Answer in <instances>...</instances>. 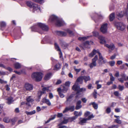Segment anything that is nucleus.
<instances>
[{"instance_id": "f257e3e1", "label": "nucleus", "mask_w": 128, "mask_h": 128, "mask_svg": "<svg viewBox=\"0 0 128 128\" xmlns=\"http://www.w3.org/2000/svg\"><path fill=\"white\" fill-rule=\"evenodd\" d=\"M32 30L38 32L41 34L43 33L44 31H47L48 30L47 26L41 23H38L37 25L32 27Z\"/></svg>"}, {"instance_id": "f03ea898", "label": "nucleus", "mask_w": 128, "mask_h": 128, "mask_svg": "<svg viewBox=\"0 0 128 128\" xmlns=\"http://www.w3.org/2000/svg\"><path fill=\"white\" fill-rule=\"evenodd\" d=\"M49 21L50 22L54 23L56 26H63L65 24V23L62 20L58 18L54 15L50 16Z\"/></svg>"}, {"instance_id": "7ed1b4c3", "label": "nucleus", "mask_w": 128, "mask_h": 128, "mask_svg": "<svg viewBox=\"0 0 128 128\" xmlns=\"http://www.w3.org/2000/svg\"><path fill=\"white\" fill-rule=\"evenodd\" d=\"M43 76V74L40 72H34L31 76L32 78L35 81L37 82L41 80Z\"/></svg>"}, {"instance_id": "20e7f679", "label": "nucleus", "mask_w": 128, "mask_h": 128, "mask_svg": "<svg viewBox=\"0 0 128 128\" xmlns=\"http://www.w3.org/2000/svg\"><path fill=\"white\" fill-rule=\"evenodd\" d=\"M77 82H75L74 85H73L72 87V89L74 90L77 91V95L76 96V99H77L80 98V97L78 96V94L80 92L82 91H85L86 90V89L85 88H80V86H79L76 85Z\"/></svg>"}, {"instance_id": "39448f33", "label": "nucleus", "mask_w": 128, "mask_h": 128, "mask_svg": "<svg viewBox=\"0 0 128 128\" xmlns=\"http://www.w3.org/2000/svg\"><path fill=\"white\" fill-rule=\"evenodd\" d=\"M27 5L30 8H32L33 10V12L36 10H38V11H40V8L38 7V5L36 4L33 3L30 1H28L26 2Z\"/></svg>"}, {"instance_id": "423d86ee", "label": "nucleus", "mask_w": 128, "mask_h": 128, "mask_svg": "<svg viewBox=\"0 0 128 128\" xmlns=\"http://www.w3.org/2000/svg\"><path fill=\"white\" fill-rule=\"evenodd\" d=\"M114 24L118 29L121 30H123L125 29V26L122 22H116Z\"/></svg>"}, {"instance_id": "0eeeda50", "label": "nucleus", "mask_w": 128, "mask_h": 128, "mask_svg": "<svg viewBox=\"0 0 128 128\" xmlns=\"http://www.w3.org/2000/svg\"><path fill=\"white\" fill-rule=\"evenodd\" d=\"M48 88L44 87L42 90V91H39L37 94V97L38 100H37V101H38L39 99L40 98V96L42 94L46 93V91L48 90Z\"/></svg>"}, {"instance_id": "6e6552de", "label": "nucleus", "mask_w": 128, "mask_h": 128, "mask_svg": "<svg viewBox=\"0 0 128 128\" xmlns=\"http://www.w3.org/2000/svg\"><path fill=\"white\" fill-rule=\"evenodd\" d=\"M98 56L96 55L94 57L92 60V62L90 64L89 66L90 68H92L94 67H95L96 66V61L98 59Z\"/></svg>"}, {"instance_id": "1a4fd4ad", "label": "nucleus", "mask_w": 128, "mask_h": 128, "mask_svg": "<svg viewBox=\"0 0 128 128\" xmlns=\"http://www.w3.org/2000/svg\"><path fill=\"white\" fill-rule=\"evenodd\" d=\"M107 23L103 24L101 26L100 30V31L103 34H105L107 32Z\"/></svg>"}, {"instance_id": "9d476101", "label": "nucleus", "mask_w": 128, "mask_h": 128, "mask_svg": "<svg viewBox=\"0 0 128 128\" xmlns=\"http://www.w3.org/2000/svg\"><path fill=\"white\" fill-rule=\"evenodd\" d=\"M98 54H99V63H100V62H102V64L105 63L106 62V60H104V58L102 56L100 53L98 51Z\"/></svg>"}, {"instance_id": "9b49d317", "label": "nucleus", "mask_w": 128, "mask_h": 128, "mask_svg": "<svg viewBox=\"0 0 128 128\" xmlns=\"http://www.w3.org/2000/svg\"><path fill=\"white\" fill-rule=\"evenodd\" d=\"M55 47L56 49V50L58 51H59V54L60 55V58H62V53L61 52V50L59 46L57 44L55 43L54 44Z\"/></svg>"}, {"instance_id": "f8f14e48", "label": "nucleus", "mask_w": 128, "mask_h": 128, "mask_svg": "<svg viewBox=\"0 0 128 128\" xmlns=\"http://www.w3.org/2000/svg\"><path fill=\"white\" fill-rule=\"evenodd\" d=\"M92 43V42H89L88 41H86L82 45V46H81L82 48L84 49V48H88V47L89 45L90 44Z\"/></svg>"}, {"instance_id": "ddd939ff", "label": "nucleus", "mask_w": 128, "mask_h": 128, "mask_svg": "<svg viewBox=\"0 0 128 128\" xmlns=\"http://www.w3.org/2000/svg\"><path fill=\"white\" fill-rule=\"evenodd\" d=\"M25 88L26 90L30 91L32 89V85L28 83H26L25 85Z\"/></svg>"}, {"instance_id": "4468645a", "label": "nucleus", "mask_w": 128, "mask_h": 128, "mask_svg": "<svg viewBox=\"0 0 128 128\" xmlns=\"http://www.w3.org/2000/svg\"><path fill=\"white\" fill-rule=\"evenodd\" d=\"M104 46L109 49H110L112 50H114L115 48V46L114 44L113 43H111L110 45L105 44Z\"/></svg>"}, {"instance_id": "2eb2a0df", "label": "nucleus", "mask_w": 128, "mask_h": 128, "mask_svg": "<svg viewBox=\"0 0 128 128\" xmlns=\"http://www.w3.org/2000/svg\"><path fill=\"white\" fill-rule=\"evenodd\" d=\"M98 39L100 40V43L102 44H104L106 42L104 37L102 36H100L98 37Z\"/></svg>"}, {"instance_id": "dca6fc26", "label": "nucleus", "mask_w": 128, "mask_h": 128, "mask_svg": "<svg viewBox=\"0 0 128 128\" xmlns=\"http://www.w3.org/2000/svg\"><path fill=\"white\" fill-rule=\"evenodd\" d=\"M80 122L78 124L81 125H83L86 122L87 120L86 118H80L79 119Z\"/></svg>"}, {"instance_id": "f3484780", "label": "nucleus", "mask_w": 128, "mask_h": 128, "mask_svg": "<svg viewBox=\"0 0 128 128\" xmlns=\"http://www.w3.org/2000/svg\"><path fill=\"white\" fill-rule=\"evenodd\" d=\"M122 78H119L118 80L121 82L122 83L124 80H126V75L124 74H122L121 75Z\"/></svg>"}, {"instance_id": "a211bd4d", "label": "nucleus", "mask_w": 128, "mask_h": 128, "mask_svg": "<svg viewBox=\"0 0 128 128\" xmlns=\"http://www.w3.org/2000/svg\"><path fill=\"white\" fill-rule=\"evenodd\" d=\"M42 102H43L45 103L49 106H50L51 105V103L48 99L44 98L42 100Z\"/></svg>"}, {"instance_id": "6ab92c4d", "label": "nucleus", "mask_w": 128, "mask_h": 128, "mask_svg": "<svg viewBox=\"0 0 128 128\" xmlns=\"http://www.w3.org/2000/svg\"><path fill=\"white\" fill-rule=\"evenodd\" d=\"M83 76H81L78 77L76 80V82H77L76 85L78 86V82H80V83H82V82L83 80H84Z\"/></svg>"}, {"instance_id": "aec40b11", "label": "nucleus", "mask_w": 128, "mask_h": 128, "mask_svg": "<svg viewBox=\"0 0 128 128\" xmlns=\"http://www.w3.org/2000/svg\"><path fill=\"white\" fill-rule=\"evenodd\" d=\"M57 34L58 35L61 36H64L66 35V32L60 31H57Z\"/></svg>"}, {"instance_id": "412c9836", "label": "nucleus", "mask_w": 128, "mask_h": 128, "mask_svg": "<svg viewBox=\"0 0 128 128\" xmlns=\"http://www.w3.org/2000/svg\"><path fill=\"white\" fill-rule=\"evenodd\" d=\"M6 100L7 101L6 103L9 104L12 103L14 101L13 98L11 97L7 98Z\"/></svg>"}, {"instance_id": "4be33fe9", "label": "nucleus", "mask_w": 128, "mask_h": 128, "mask_svg": "<svg viewBox=\"0 0 128 128\" xmlns=\"http://www.w3.org/2000/svg\"><path fill=\"white\" fill-rule=\"evenodd\" d=\"M52 74L50 73H48L46 74L44 78L45 80H49L52 76Z\"/></svg>"}, {"instance_id": "5701e85b", "label": "nucleus", "mask_w": 128, "mask_h": 128, "mask_svg": "<svg viewBox=\"0 0 128 128\" xmlns=\"http://www.w3.org/2000/svg\"><path fill=\"white\" fill-rule=\"evenodd\" d=\"M98 51L96 50H94L92 52L90 53L89 55V56L92 57L94 55L98 53Z\"/></svg>"}, {"instance_id": "b1692460", "label": "nucleus", "mask_w": 128, "mask_h": 128, "mask_svg": "<svg viewBox=\"0 0 128 128\" xmlns=\"http://www.w3.org/2000/svg\"><path fill=\"white\" fill-rule=\"evenodd\" d=\"M98 51L96 50H94L92 52L90 53L89 55V56L92 57L94 55L98 53Z\"/></svg>"}, {"instance_id": "393cba45", "label": "nucleus", "mask_w": 128, "mask_h": 128, "mask_svg": "<svg viewBox=\"0 0 128 128\" xmlns=\"http://www.w3.org/2000/svg\"><path fill=\"white\" fill-rule=\"evenodd\" d=\"M57 91L58 92L59 94L60 97L62 98L64 97V95L62 93V92L61 91V89L60 88H58Z\"/></svg>"}, {"instance_id": "a878e982", "label": "nucleus", "mask_w": 128, "mask_h": 128, "mask_svg": "<svg viewBox=\"0 0 128 128\" xmlns=\"http://www.w3.org/2000/svg\"><path fill=\"white\" fill-rule=\"evenodd\" d=\"M26 100L28 102H32L34 101V100L31 96H29L27 97L26 98Z\"/></svg>"}, {"instance_id": "bb28decb", "label": "nucleus", "mask_w": 128, "mask_h": 128, "mask_svg": "<svg viewBox=\"0 0 128 128\" xmlns=\"http://www.w3.org/2000/svg\"><path fill=\"white\" fill-rule=\"evenodd\" d=\"M82 114V112L81 111L80 112L74 111V114L77 117L78 116H81Z\"/></svg>"}, {"instance_id": "cd10ccee", "label": "nucleus", "mask_w": 128, "mask_h": 128, "mask_svg": "<svg viewBox=\"0 0 128 128\" xmlns=\"http://www.w3.org/2000/svg\"><path fill=\"white\" fill-rule=\"evenodd\" d=\"M84 80V82H87V81H89L90 80V78L89 76H83Z\"/></svg>"}, {"instance_id": "c85d7f7f", "label": "nucleus", "mask_w": 128, "mask_h": 128, "mask_svg": "<svg viewBox=\"0 0 128 128\" xmlns=\"http://www.w3.org/2000/svg\"><path fill=\"white\" fill-rule=\"evenodd\" d=\"M89 104L90 105H92L93 107L95 109H97L98 108V104L94 102L90 103Z\"/></svg>"}, {"instance_id": "c756f323", "label": "nucleus", "mask_w": 128, "mask_h": 128, "mask_svg": "<svg viewBox=\"0 0 128 128\" xmlns=\"http://www.w3.org/2000/svg\"><path fill=\"white\" fill-rule=\"evenodd\" d=\"M14 67L16 69L20 68L21 67V65L18 62H16L14 64Z\"/></svg>"}, {"instance_id": "7c9ffc66", "label": "nucleus", "mask_w": 128, "mask_h": 128, "mask_svg": "<svg viewBox=\"0 0 128 128\" xmlns=\"http://www.w3.org/2000/svg\"><path fill=\"white\" fill-rule=\"evenodd\" d=\"M124 15V12L122 11L120 12H118L117 13V15L118 17L122 18L123 16Z\"/></svg>"}, {"instance_id": "2f4dec72", "label": "nucleus", "mask_w": 128, "mask_h": 128, "mask_svg": "<svg viewBox=\"0 0 128 128\" xmlns=\"http://www.w3.org/2000/svg\"><path fill=\"white\" fill-rule=\"evenodd\" d=\"M114 18V13H112L110 14V21H112Z\"/></svg>"}, {"instance_id": "473e14b6", "label": "nucleus", "mask_w": 128, "mask_h": 128, "mask_svg": "<svg viewBox=\"0 0 128 128\" xmlns=\"http://www.w3.org/2000/svg\"><path fill=\"white\" fill-rule=\"evenodd\" d=\"M60 64H58L55 66L54 69L55 70H58L60 68Z\"/></svg>"}, {"instance_id": "72a5a7b5", "label": "nucleus", "mask_w": 128, "mask_h": 128, "mask_svg": "<svg viewBox=\"0 0 128 128\" xmlns=\"http://www.w3.org/2000/svg\"><path fill=\"white\" fill-rule=\"evenodd\" d=\"M26 112L27 115H32L36 113V111L34 110L30 112Z\"/></svg>"}, {"instance_id": "f704fd0d", "label": "nucleus", "mask_w": 128, "mask_h": 128, "mask_svg": "<svg viewBox=\"0 0 128 128\" xmlns=\"http://www.w3.org/2000/svg\"><path fill=\"white\" fill-rule=\"evenodd\" d=\"M0 25L1 28L4 27L6 26V23L4 22H0Z\"/></svg>"}, {"instance_id": "c9c22d12", "label": "nucleus", "mask_w": 128, "mask_h": 128, "mask_svg": "<svg viewBox=\"0 0 128 128\" xmlns=\"http://www.w3.org/2000/svg\"><path fill=\"white\" fill-rule=\"evenodd\" d=\"M68 88H66L65 86H64L63 87V88L61 90V91L62 92H63L65 93L67 91Z\"/></svg>"}, {"instance_id": "e433bc0d", "label": "nucleus", "mask_w": 128, "mask_h": 128, "mask_svg": "<svg viewBox=\"0 0 128 128\" xmlns=\"http://www.w3.org/2000/svg\"><path fill=\"white\" fill-rule=\"evenodd\" d=\"M108 63L111 66H112L115 65V62L114 60H112L109 62Z\"/></svg>"}, {"instance_id": "4c0bfd02", "label": "nucleus", "mask_w": 128, "mask_h": 128, "mask_svg": "<svg viewBox=\"0 0 128 128\" xmlns=\"http://www.w3.org/2000/svg\"><path fill=\"white\" fill-rule=\"evenodd\" d=\"M89 36L84 37H80L78 38V40H85L87 39L88 38Z\"/></svg>"}, {"instance_id": "58836bf2", "label": "nucleus", "mask_w": 128, "mask_h": 128, "mask_svg": "<svg viewBox=\"0 0 128 128\" xmlns=\"http://www.w3.org/2000/svg\"><path fill=\"white\" fill-rule=\"evenodd\" d=\"M4 121L6 123H8L10 122V120L8 117H5L3 119Z\"/></svg>"}, {"instance_id": "ea45409f", "label": "nucleus", "mask_w": 128, "mask_h": 128, "mask_svg": "<svg viewBox=\"0 0 128 128\" xmlns=\"http://www.w3.org/2000/svg\"><path fill=\"white\" fill-rule=\"evenodd\" d=\"M66 31L71 36H73L74 34V33L72 31L69 30H67Z\"/></svg>"}, {"instance_id": "a19ab883", "label": "nucleus", "mask_w": 128, "mask_h": 128, "mask_svg": "<svg viewBox=\"0 0 128 128\" xmlns=\"http://www.w3.org/2000/svg\"><path fill=\"white\" fill-rule=\"evenodd\" d=\"M114 121L115 122L118 124H120L122 122L121 120H119V118L115 119Z\"/></svg>"}, {"instance_id": "79ce46f5", "label": "nucleus", "mask_w": 128, "mask_h": 128, "mask_svg": "<svg viewBox=\"0 0 128 128\" xmlns=\"http://www.w3.org/2000/svg\"><path fill=\"white\" fill-rule=\"evenodd\" d=\"M73 97L72 95H71L68 98H67L66 101L70 102L72 100V98Z\"/></svg>"}, {"instance_id": "37998d69", "label": "nucleus", "mask_w": 128, "mask_h": 128, "mask_svg": "<svg viewBox=\"0 0 128 128\" xmlns=\"http://www.w3.org/2000/svg\"><path fill=\"white\" fill-rule=\"evenodd\" d=\"M34 1L38 2L40 4H42L44 2V0H32Z\"/></svg>"}, {"instance_id": "c03bdc74", "label": "nucleus", "mask_w": 128, "mask_h": 128, "mask_svg": "<svg viewBox=\"0 0 128 128\" xmlns=\"http://www.w3.org/2000/svg\"><path fill=\"white\" fill-rule=\"evenodd\" d=\"M77 117L75 116H74L72 118H68L70 122H72L74 120H75Z\"/></svg>"}, {"instance_id": "a18cd8bd", "label": "nucleus", "mask_w": 128, "mask_h": 128, "mask_svg": "<svg viewBox=\"0 0 128 128\" xmlns=\"http://www.w3.org/2000/svg\"><path fill=\"white\" fill-rule=\"evenodd\" d=\"M118 88L120 90L122 91L124 90V86H123L119 85L118 86Z\"/></svg>"}, {"instance_id": "49530a36", "label": "nucleus", "mask_w": 128, "mask_h": 128, "mask_svg": "<svg viewBox=\"0 0 128 128\" xmlns=\"http://www.w3.org/2000/svg\"><path fill=\"white\" fill-rule=\"evenodd\" d=\"M94 116L93 114H91V115L88 116V117L86 118L87 120H90L91 119V118H94Z\"/></svg>"}, {"instance_id": "de8ad7c7", "label": "nucleus", "mask_w": 128, "mask_h": 128, "mask_svg": "<svg viewBox=\"0 0 128 128\" xmlns=\"http://www.w3.org/2000/svg\"><path fill=\"white\" fill-rule=\"evenodd\" d=\"M68 108L69 110H70L71 111H73L74 110V106H71Z\"/></svg>"}, {"instance_id": "09e8293b", "label": "nucleus", "mask_w": 128, "mask_h": 128, "mask_svg": "<svg viewBox=\"0 0 128 128\" xmlns=\"http://www.w3.org/2000/svg\"><path fill=\"white\" fill-rule=\"evenodd\" d=\"M118 127V125H113L111 126H109L108 128H117Z\"/></svg>"}, {"instance_id": "8fccbe9b", "label": "nucleus", "mask_w": 128, "mask_h": 128, "mask_svg": "<svg viewBox=\"0 0 128 128\" xmlns=\"http://www.w3.org/2000/svg\"><path fill=\"white\" fill-rule=\"evenodd\" d=\"M70 82L69 81L66 82L65 85L66 86L69 87L70 84Z\"/></svg>"}, {"instance_id": "3c124183", "label": "nucleus", "mask_w": 128, "mask_h": 128, "mask_svg": "<svg viewBox=\"0 0 128 128\" xmlns=\"http://www.w3.org/2000/svg\"><path fill=\"white\" fill-rule=\"evenodd\" d=\"M82 107V106L81 105L76 104V110H78L80 108Z\"/></svg>"}, {"instance_id": "603ef678", "label": "nucleus", "mask_w": 128, "mask_h": 128, "mask_svg": "<svg viewBox=\"0 0 128 128\" xmlns=\"http://www.w3.org/2000/svg\"><path fill=\"white\" fill-rule=\"evenodd\" d=\"M90 114V112L88 111H87L84 114V116L86 117H87L89 116Z\"/></svg>"}, {"instance_id": "864d4df0", "label": "nucleus", "mask_w": 128, "mask_h": 128, "mask_svg": "<svg viewBox=\"0 0 128 128\" xmlns=\"http://www.w3.org/2000/svg\"><path fill=\"white\" fill-rule=\"evenodd\" d=\"M93 34L94 36H97L98 35V33L97 32H93Z\"/></svg>"}, {"instance_id": "5fc2aeb1", "label": "nucleus", "mask_w": 128, "mask_h": 128, "mask_svg": "<svg viewBox=\"0 0 128 128\" xmlns=\"http://www.w3.org/2000/svg\"><path fill=\"white\" fill-rule=\"evenodd\" d=\"M74 68L75 71L77 73L79 72L81 70L80 68L78 69H76V67L75 66L74 67Z\"/></svg>"}, {"instance_id": "6e6d98bb", "label": "nucleus", "mask_w": 128, "mask_h": 128, "mask_svg": "<svg viewBox=\"0 0 128 128\" xmlns=\"http://www.w3.org/2000/svg\"><path fill=\"white\" fill-rule=\"evenodd\" d=\"M123 62L122 60H118L117 62V64L118 65L121 64Z\"/></svg>"}, {"instance_id": "4d7b16f0", "label": "nucleus", "mask_w": 128, "mask_h": 128, "mask_svg": "<svg viewBox=\"0 0 128 128\" xmlns=\"http://www.w3.org/2000/svg\"><path fill=\"white\" fill-rule=\"evenodd\" d=\"M68 121H70L68 119H64V120L62 121V123L64 124H66L68 122Z\"/></svg>"}, {"instance_id": "13d9d810", "label": "nucleus", "mask_w": 128, "mask_h": 128, "mask_svg": "<svg viewBox=\"0 0 128 128\" xmlns=\"http://www.w3.org/2000/svg\"><path fill=\"white\" fill-rule=\"evenodd\" d=\"M114 95L116 96H118L120 95L118 92L117 91L114 92Z\"/></svg>"}, {"instance_id": "bf43d9fd", "label": "nucleus", "mask_w": 128, "mask_h": 128, "mask_svg": "<svg viewBox=\"0 0 128 128\" xmlns=\"http://www.w3.org/2000/svg\"><path fill=\"white\" fill-rule=\"evenodd\" d=\"M0 82L1 84H6L7 83L6 81H4L0 79Z\"/></svg>"}, {"instance_id": "052dcab7", "label": "nucleus", "mask_w": 128, "mask_h": 128, "mask_svg": "<svg viewBox=\"0 0 128 128\" xmlns=\"http://www.w3.org/2000/svg\"><path fill=\"white\" fill-rule=\"evenodd\" d=\"M106 112L108 113H110L111 112L110 109V108H108L106 110Z\"/></svg>"}, {"instance_id": "680f3d73", "label": "nucleus", "mask_w": 128, "mask_h": 128, "mask_svg": "<svg viewBox=\"0 0 128 128\" xmlns=\"http://www.w3.org/2000/svg\"><path fill=\"white\" fill-rule=\"evenodd\" d=\"M68 110H68V108L67 107L65 108L64 110L63 111V112L64 113L68 112Z\"/></svg>"}, {"instance_id": "e2e57ef3", "label": "nucleus", "mask_w": 128, "mask_h": 128, "mask_svg": "<svg viewBox=\"0 0 128 128\" xmlns=\"http://www.w3.org/2000/svg\"><path fill=\"white\" fill-rule=\"evenodd\" d=\"M49 98L50 99L52 98H53V97H54V96H53V94L51 93H50L49 94Z\"/></svg>"}, {"instance_id": "0e129e2a", "label": "nucleus", "mask_w": 128, "mask_h": 128, "mask_svg": "<svg viewBox=\"0 0 128 128\" xmlns=\"http://www.w3.org/2000/svg\"><path fill=\"white\" fill-rule=\"evenodd\" d=\"M116 56V54H114L111 56V57L110 58V59L112 60H113L115 58Z\"/></svg>"}, {"instance_id": "69168bd1", "label": "nucleus", "mask_w": 128, "mask_h": 128, "mask_svg": "<svg viewBox=\"0 0 128 128\" xmlns=\"http://www.w3.org/2000/svg\"><path fill=\"white\" fill-rule=\"evenodd\" d=\"M16 119L15 118L13 119L12 120V124H14L16 121Z\"/></svg>"}, {"instance_id": "338daca9", "label": "nucleus", "mask_w": 128, "mask_h": 128, "mask_svg": "<svg viewBox=\"0 0 128 128\" xmlns=\"http://www.w3.org/2000/svg\"><path fill=\"white\" fill-rule=\"evenodd\" d=\"M63 116L62 114V113H58L57 115L58 117L60 118L62 116Z\"/></svg>"}, {"instance_id": "774afa93", "label": "nucleus", "mask_w": 128, "mask_h": 128, "mask_svg": "<svg viewBox=\"0 0 128 128\" xmlns=\"http://www.w3.org/2000/svg\"><path fill=\"white\" fill-rule=\"evenodd\" d=\"M97 89H98L99 88H101L102 87V85L100 84H97Z\"/></svg>"}]
</instances>
